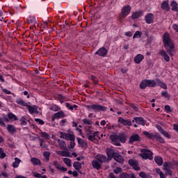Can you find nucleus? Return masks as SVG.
Returning a JSON list of instances; mask_svg holds the SVG:
<instances>
[{
    "label": "nucleus",
    "mask_w": 178,
    "mask_h": 178,
    "mask_svg": "<svg viewBox=\"0 0 178 178\" xmlns=\"http://www.w3.org/2000/svg\"><path fill=\"white\" fill-rule=\"evenodd\" d=\"M163 42L167 54L171 57L175 56V54H173V52H175V43L173 42V40H172V38H170L169 33L165 32L163 34Z\"/></svg>",
    "instance_id": "f257e3e1"
},
{
    "label": "nucleus",
    "mask_w": 178,
    "mask_h": 178,
    "mask_svg": "<svg viewBox=\"0 0 178 178\" xmlns=\"http://www.w3.org/2000/svg\"><path fill=\"white\" fill-rule=\"evenodd\" d=\"M143 135L147 137V138H149L150 140H152L153 138H156V141H158L161 144H165L166 143L165 141V139L161 136V135L158 132L154 133H149L147 131H143Z\"/></svg>",
    "instance_id": "f03ea898"
},
{
    "label": "nucleus",
    "mask_w": 178,
    "mask_h": 178,
    "mask_svg": "<svg viewBox=\"0 0 178 178\" xmlns=\"http://www.w3.org/2000/svg\"><path fill=\"white\" fill-rule=\"evenodd\" d=\"M141 90H145L147 87L150 88H155L156 87V81L154 79H143L139 86Z\"/></svg>",
    "instance_id": "7ed1b4c3"
},
{
    "label": "nucleus",
    "mask_w": 178,
    "mask_h": 178,
    "mask_svg": "<svg viewBox=\"0 0 178 178\" xmlns=\"http://www.w3.org/2000/svg\"><path fill=\"white\" fill-rule=\"evenodd\" d=\"M88 111H93V112H106L108 108L101 104H91L86 106Z\"/></svg>",
    "instance_id": "20e7f679"
},
{
    "label": "nucleus",
    "mask_w": 178,
    "mask_h": 178,
    "mask_svg": "<svg viewBox=\"0 0 178 178\" xmlns=\"http://www.w3.org/2000/svg\"><path fill=\"white\" fill-rule=\"evenodd\" d=\"M86 136L89 141H95V140H97V137L98 138V140H101V138L99 137V131H98L92 133V130L88 129L86 130Z\"/></svg>",
    "instance_id": "39448f33"
},
{
    "label": "nucleus",
    "mask_w": 178,
    "mask_h": 178,
    "mask_svg": "<svg viewBox=\"0 0 178 178\" xmlns=\"http://www.w3.org/2000/svg\"><path fill=\"white\" fill-rule=\"evenodd\" d=\"M141 154H140V156L143 158V159H152L154 156V153L151 152V150H148L147 149H140Z\"/></svg>",
    "instance_id": "423d86ee"
},
{
    "label": "nucleus",
    "mask_w": 178,
    "mask_h": 178,
    "mask_svg": "<svg viewBox=\"0 0 178 178\" xmlns=\"http://www.w3.org/2000/svg\"><path fill=\"white\" fill-rule=\"evenodd\" d=\"M131 12V6H130V5H126L122 8L120 16H121L122 19H124V17H127V16L130 15Z\"/></svg>",
    "instance_id": "0eeeda50"
},
{
    "label": "nucleus",
    "mask_w": 178,
    "mask_h": 178,
    "mask_svg": "<svg viewBox=\"0 0 178 178\" xmlns=\"http://www.w3.org/2000/svg\"><path fill=\"white\" fill-rule=\"evenodd\" d=\"M118 123L122 124V126H133V121L130 119H124L122 117L118 118Z\"/></svg>",
    "instance_id": "6e6552de"
},
{
    "label": "nucleus",
    "mask_w": 178,
    "mask_h": 178,
    "mask_svg": "<svg viewBox=\"0 0 178 178\" xmlns=\"http://www.w3.org/2000/svg\"><path fill=\"white\" fill-rule=\"evenodd\" d=\"M63 118H66V114L63 111H60L54 113L51 116V122H54L56 119H63Z\"/></svg>",
    "instance_id": "1a4fd4ad"
},
{
    "label": "nucleus",
    "mask_w": 178,
    "mask_h": 178,
    "mask_svg": "<svg viewBox=\"0 0 178 178\" xmlns=\"http://www.w3.org/2000/svg\"><path fill=\"white\" fill-rule=\"evenodd\" d=\"M136 123V124H140L141 126H145L147 120L143 117H134L132 120V123Z\"/></svg>",
    "instance_id": "9d476101"
},
{
    "label": "nucleus",
    "mask_w": 178,
    "mask_h": 178,
    "mask_svg": "<svg viewBox=\"0 0 178 178\" xmlns=\"http://www.w3.org/2000/svg\"><path fill=\"white\" fill-rule=\"evenodd\" d=\"M128 163L131 166V168H133V169H134V170H140V169H141V168L138 166V161L137 160H134L133 159H129Z\"/></svg>",
    "instance_id": "9b49d317"
},
{
    "label": "nucleus",
    "mask_w": 178,
    "mask_h": 178,
    "mask_svg": "<svg viewBox=\"0 0 178 178\" xmlns=\"http://www.w3.org/2000/svg\"><path fill=\"white\" fill-rule=\"evenodd\" d=\"M95 54L102 56V58H105V56L108 55V49L105 47H101L95 52Z\"/></svg>",
    "instance_id": "f8f14e48"
},
{
    "label": "nucleus",
    "mask_w": 178,
    "mask_h": 178,
    "mask_svg": "<svg viewBox=\"0 0 178 178\" xmlns=\"http://www.w3.org/2000/svg\"><path fill=\"white\" fill-rule=\"evenodd\" d=\"M154 19H155V17L154 16V14L151 13H147L145 17V20L147 24H152V23H154Z\"/></svg>",
    "instance_id": "ddd939ff"
},
{
    "label": "nucleus",
    "mask_w": 178,
    "mask_h": 178,
    "mask_svg": "<svg viewBox=\"0 0 178 178\" xmlns=\"http://www.w3.org/2000/svg\"><path fill=\"white\" fill-rule=\"evenodd\" d=\"M143 15H144V12L143 10L136 11L132 13L131 17L132 20H136L137 19H140Z\"/></svg>",
    "instance_id": "4468645a"
},
{
    "label": "nucleus",
    "mask_w": 178,
    "mask_h": 178,
    "mask_svg": "<svg viewBox=\"0 0 178 178\" xmlns=\"http://www.w3.org/2000/svg\"><path fill=\"white\" fill-rule=\"evenodd\" d=\"M159 55L162 56L165 62H170V57L168 55V53L164 49H161L159 52Z\"/></svg>",
    "instance_id": "2eb2a0df"
},
{
    "label": "nucleus",
    "mask_w": 178,
    "mask_h": 178,
    "mask_svg": "<svg viewBox=\"0 0 178 178\" xmlns=\"http://www.w3.org/2000/svg\"><path fill=\"white\" fill-rule=\"evenodd\" d=\"M110 138L113 143H115V145H117V147H120V145H122L119 140V135H111L110 136Z\"/></svg>",
    "instance_id": "dca6fc26"
},
{
    "label": "nucleus",
    "mask_w": 178,
    "mask_h": 178,
    "mask_svg": "<svg viewBox=\"0 0 178 178\" xmlns=\"http://www.w3.org/2000/svg\"><path fill=\"white\" fill-rule=\"evenodd\" d=\"M26 106L31 115H33V113H35L36 115H38L39 112H38V108L37 107V106H30L28 104V106Z\"/></svg>",
    "instance_id": "f3484780"
},
{
    "label": "nucleus",
    "mask_w": 178,
    "mask_h": 178,
    "mask_svg": "<svg viewBox=\"0 0 178 178\" xmlns=\"http://www.w3.org/2000/svg\"><path fill=\"white\" fill-rule=\"evenodd\" d=\"M161 8L163 9V10H165L166 12H169L170 10V6H169V1H163L161 4Z\"/></svg>",
    "instance_id": "a211bd4d"
},
{
    "label": "nucleus",
    "mask_w": 178,
    "mask_h": 178,
    "mask_svg": "<svg viewBox=\"0 0 178 178\" xmlns=\"http://www.w3.org/2000/svg\"><path fill=\"white\" fill-rule=\"evenodd\" d=\"M97 161L99 163H106L107 162H109L108 157L104 154H99L97 157Z\"/></svg>",
    "instance_id": "6ab92c4d"
},
{
    "label": "nucleus",
    "mask_w": 178,
    "mask_h": 178,
    "mask_svg": "<svg viewBox=\"0 0 178 178\" xmlns=\"http://www.w3.org/2000/svg\"><path fill=\"white\" fill-rule=\"evenodd\" d=\"M136 141H140V136L138 134L132 135L129 138V144H134V143H136Z\"/></svg>",
    "instance_id": "aec40b11"
},
{
    "label": "nucleus",
    "mask_w": 178,
    "mask_h": 178,
    "mask_svg": "<svg viewBox=\"0 0 178 178\" xmlns=\"http://www.w3.org/2000/svg\"><path fill=\"white\" fill-rule=\"evenodd\" d=\"M156 83H157V85L159 86V87H161V88H163V90H168V86L166 85V83L161 81L160 79H156Z\"/></svg>",
    "instance_id": "412c9836"
},
{
    "label": "nucleus",
    "mask_w": 178,
    "mask_h": 178,
    "mask_svg": "<svg viewBox=\"0 0 178 178\" xmlns=\"http://www.w3.org/2000/svg\"><path fill=\"white\" fill-rule=\"evenodd\" d=\"M7 130L10 134H15L17 132V129L13 124H8Z\"/></svg>",
    "instance_id": "4be33fe9"
},
{
    "label": "nucleus",
    "mask_w": 178,
    "mask_h": 178,
    "mask_svg": "<svg viewBox=\"0 0 178 178\" xmlns=\"http://www.w3.org/2000/svg\"><path fill=\"white\" fill-rule=\"evenodd\" d=\"M144 60V56L143 54H138L134 57L135 63L140 64Z\"/></svg>",
    "instance_id": "5701e85b"
},
{
    "label": "nucleus",
    "mask_w": 178,
    "mask_h": 178,
    "mask_svg": "<svg viewBox=\"0 0 178 178\" xmlns=\"http://www.w3.org/2000/svg\"><path fill=\"white\" fill-rule=\"evenodd\" d=\"M113 158L116 161V162H118V163H122V162L124 161L123 156L118 153H115Z\"/></svg>",
    "instance_id": "b1692460"
},
{
    "label": "nucleus",
    "mask_w": 178,
    "mask_h": 178,
    "mask_svg": "<svg viewBox=\"0 0 178 178\" xmlns=\"http://www.w3.org/2000/svg\"><path fill=\"white\" fill-rule=\"evenodd\" d=\"M154 161L159 166H162V165H163V159H162L160 156H156L154 157Z\"/></svg>",
    "instance_id": "393cba45"
},
{
    "label": "nucleus",
    "mask_w": 178,
    "mask_h": 178,
    "mask_svg": "<svg viewBox=\"0 0 178 178\" xmlns=\"http://www.w3.org/2000/svg\"><path fill=\"white\" fill-rule=\"evenodd\" d=\"M92 165L94 169H97V170H99V169H101V163H99V161H98V160L92 161Z\"/></svg>",
    "instance_id": "a878e982"
},
{
    "label": "nucleus",
    "mask_w": 178,
    "mask_h": 178,
    "mask_svg": "<svg viewBox=\"0 0 178 178\" xmlns=\"http://www.w3.org/2000/svg\"><path fill=\"white\" fill-rule=\"evenodd\" d=\"M170 6L172 8L171 10L172 12H178V4L176 1H172L170 3Z\"/></svg>",
    "instance_id": "bb28decb"
},
{
    "label": "nucleus",
    "mask_w": 178,
    "mask_h": 178,
    "mask_svg": "<svg viewBox=\"0 0 178 178\" xmlns=\"http://www.w3.org/2000/svg\"><path fill=\"white\" fill-rule=\"evenodd\" d=\"M15 102L16 104H17V105H21V106H28L29 104L26 102H24V99L22 98L17 99Z\"/></svg>",
    "instance_id": "cd10ccee"
},
{
    "label": "nucleus",
    "mask_w": 178,
    "mask_h": 178,
    "mask_svg": "<svg viewBox=\"0 0 178 178\" xmlns=\"http://www.w3.org/2000/svg\"><path fill=\"white\" fill-rule=\"evenodd\" d=\"M65 106L68 109V111H73V109L77 111V108H79L78 105L74 104L72 106L69 103H65Z\"/></svg>",
    "instance_id": "c85d7f7f"
},
{
    "label": "nucleus",
    "mask_w": 178,
    "mask_h": 178,
    "mask_svg": "<svg viewBox=\"0 0 178 178\" xmlns=\"http://www.w3.org/2000/svg\"><path fill=\"white\" fill-rule=\"evenodd\" d=\"M106 154H107V156H108V158H113L115 156V154H116V152H115V150H113L111 148H108L106 149Z\"/></svg>",
    "instance_id": "c756f323"
},
{
    "label": "nucleus",
    "mask_w": 178,
    "mask_h": 178,
    "mask_svg": "<svg viewBox=\"0 0 178 178\" xmlns=\"http://www.w3.org/2000/svg\"><path fill=\"white\" fill-rule=\"evenodd\" d=\"M76 140L78 141V144H79L82 148L87 147V143L86 140L81 139V138H76Z\"/></svg>",
    "instance_id": "7c9ffc66"
},
{
    "label": "nucleus",
    "mask_w": 178,
    "mask_h": 178,
    "mask_svg": "<svg viewBox=\"0 0 178 178\" xmlns=\"http://www.w3.org/2000/svg\"><path fill=\"white\" fill-rule=\"evenodd\" d=\"M173 168V163L168 161L163 163V170H167V169H172Z\"/></svg>",
    "instance_id": "2f4dec72"
},
{
    "label": "nucleus",
    "mask_w": 178,
    "mask_h": 178,
    "mask_svg": "<svg viewBox=\"0 0 178 178\" xmlns=\"http://www.w3.org/2000/svg\"><path fill=\"white\" fill-rule=\"evenodd\" d=\"M27 22L29 24H37V19H35V17L31 16L27 19Z\"/></svg>",
    "instance_id": "473e14b6"
},
{
    "label": "nucleus",
    "mask_w": 178,
    "mask_h": 178,
    "mask_svg": "<svg viewBox=\"0 0 178 178\" xmlns=\"http://www.w3.org/2000/svg\"><path fill=\"white\" fill-rule=\"evenodd\" d=\"M19 122H21V126H27V116L24 115L22 117Z\"/></svg>",
    "instance_id": "72a5a7b5"
},
{
    "label": "nucleus",
    "mask_w": 178,
    "mask_h": 178,
    "mask_svg": "<svg viewBox=\"0 0 178 178\" xmlns=\"http://www.w3.org/2000/svg\"><path fill=\"white\" fill-rule=\"evenodd\" d=\"M50 111H53V112H59L60 111V107L56 104H53L50 108Z\"/></svg>",
    "instance_id": "f704fd0d"
},
{
    "label": "nucleus",
    "mask_w": 178,
    "mask_h": 178,
    "mask_svg": "<svg viewBox=\"0 0 178 178\" xmlns=\"http://www.w3.org/2000/svg\"><path fill=\"white\" fill-rule=\"evenodd\" d=\"M20 162H22V160H20L17 157H15V162L13 163V168H19V165H20Z\"/></svg>",
    "instance_id": "c9c22d12"
},
{
    "label": "nucleus",
    "mask_w": 178,
    "mask_h": 178,
    "mask_svg": "<svg viewBox=\"0 0 178 178\" xmlns=\"http://www.w3.org/2000/svg\"><path fill=\"white\" fill-rule=\"evenodd\" d=\"M73 167L77 172H80V169H81V163L78 161H75L73 164Z\"/></svg>",
    "instance_id": "e433bc0d"
},
{
    "label": "nucleus",
    "mask_w": 178,
    "mask_h": 178,
    "mask_svg": "<svg viewBox=\"0 0 178 178\" xmlns=\"http://www.w3.org/2000/svg\"><path fill=\"white\" fill-rule=\"evenodd\" d=\"M118 137H119V141L120 143H122L123 144L126 143V136L124 134H120L118 135Z\"/></svg>",
    "instance_id": "4c0bfd02"
},
{
    "label": "nucleus",
    "mask_w": 178,
    "mask_h": 178,
    "mask_svg": "<svg viewBox=\"0 0 178 178\" xmlns=\"http://www.w3.org/2000/svg\"><path fill=\"white\" fill-rule=\"evenodd\" d=\"M139 176L141 178H151V177H151V175H149V174H147L144 171H142V172H139Z\"/></svg>",
    "instance_id": "58836bf2"
},
{
    "label": "nucleus",
    "mask_w": 178,
    "mask_h": 178,
    "mask_svg": "<svg viewBox=\"0 0 178 178\" xmlns=\"http://www.w3.org/2000/svg\"><path fill=\"white\" fill-rule=\"evenodd\" d=\"M31 162H32L33 165H41V161L35 157L31 158Z\"/></svg>",
    "instance_id": "ea45409f"
},
{
    "label": "nucleus",
    "mask_w": 178,
    "mask_h": 178,
    "mask_svg": "<svg viewBox=\"0 0 178 178\" xmlns=\"http://www.w3.org/2000/svg\"><path fill=\"white\" fill-rule=\"evenodd\" d=\"M141 35H143V32L136 31L134 34L133 39L135 40V38H141Z\"/></svg>",
    "instance_id": "a19ab883"
},
{
    "label": "nucleus",
    "mask_w": 178,
    "mask_h": 178,
    "mask_svg": "<svg viewBox=\"0 0 178 178\" xmlns=\"http://www.w3.org/2000/svg\"><path fill=\"white\" fill-rule=\"evenodd\" d=\"M8 118L10 120H17V116H16V115L13 114V113H8Z\"/></svg>",
    "instance_id": "79ce46f5"
},
{
    "label": "nucleus",
    "mask_w": 178,
    "mask_h": 178,
    "mask_svg": "<svg viewBox=\"0 0 178 178\" xmlns=\"http://www.w3.org/2000/svg\"><path fill=\"white\" fill-rule=\"evenodd\" d=\"M58 154L60 155V156H70V152L65 150L60 151Z\"/></svg>",
    "instance_id": "37998d69"
},
{
    "label": "nucleus",
    "mask_w": 178,
    "mask_h": 178,
    "mask_svg": "<svg viewBox=\"0 0 178 178\" xmlns=\"http://www.w3.org/2000/svg\"><path fill=\"white\" fill-rule=\"evenodd\" d=\"M73 138H74V134H73V131H71V134H67V136L65 137V140H67V141H70Z\"/></svg>",
    "instance_id": "c03bdc74"
},
{
    "label": "nucleus",
    "mask_w": 178,
    "mask_h": 178,
    "mask_svg": "<svg viewBox=\"0 0 178 178\" xmlns=\"http://www.w3.org/2000/svg\"><path fill=\"white\" fill-rule=\"evenodd\" d=\"M41 137H43V138H45L46 140H49L51 138V136H49V134L47 132H41Z\"/></svg>",
    "instance_id": "a18cd8bd"
},
{
    "label": "nucleus",
    "mask_w": 178,
    "mask_h": 178,
    "mask_svg": "<svg viewBox=\"0 0 178 178\" xmlns=\"http://www.w3.org/2000/svg\"><path fill=\"white\" fill-rule=\"evenodd\" d=\"M43 156H44L47 162H49V156H51V152H44L43 153Z\"/></svg>",
    "instance_id": "49530a36"
},
{
    "label": "nucleus",
    "mask_w": 178,
    "mask_h": 178,
    "mask_svg": "<svg viewBox=\"0 0 178 178\" xmlns=\"http://www.w3.org/2000/svg\"><path fill=\"white\" fill-rule=\"evenodd\" d=\"M39 141H40V146L42 147V148H47V144H45V140L42 138H40L39 139Z\"/></svg>",
    "instance_id": "de8ad7c7"
},
{
    "label": "nucleus",
    "mask_w": 178,
    "mask_h": 178,
    "mask_svg": "<svg viewBox=\"0 0 178 178\" xmlns=\"http://www.w3.org/2000/svg\"><path fill=\"white\" fill-rule=\"evenodd\" d=\"M63 162L65 163V165H67V166H72V161L70 159L64 158Z\"/></svg>",
    "instance_id": "09e8293b"
},
{
    "label": "nucleus",
    "mask_w": 178,
    "mask_h": 178,
    "mask_svg": "<svg viewBox=\"0 0 178 178\" xmlns=\"http://www.w3.org/2000/svg\"><path fill=\"white\" fill-rule=\"evenodd\" d=\"M56 98H57V99L60 100V102L61 104H63V101H65V96L60 95V94H58L56 97Z\"/></svg>",
    "instance_id": "8fccbe9b"
},
{
    "label": "nucleus",
    "mask_w": 178,
    "mask_h": 178,
    "mask_svg": "<svg viewBox=\"0 0 178 178\" xmlns=\"http://www.w3.org/2000/svg\"><path fill=\"white\" fill-rule=\"evenodd\" d=\"M6 156V153L3 152V149L2 147H0V159H3Z\"/></svg>",
    "instance_id": "3c124183"
},
{
    "label": "nucleus",
    "mask_w": 178,
    "mask_h": 178,
    "mask_svg": "<svg viewBox=\"0 0 178 178\" xmlns=\"http://www.w3.org/2000/svg\"><path fill=\"white\" fill-rule=\"evenodd\" d=\"M161 134H163V136H164V137H165V138H168L169 140H170V138H172V135H170V134H169V132L164 131Z\"/></svg>",
    "instance_id": "603ef678"
},
{
    "label": "nucleus",
    "mask_w": 178,
    "mask_h": 178,
    "mask_svg": "<svg viewBox=\"0 0 178 178\" xmlns=\"http://www.w3.org/2000/svg\"><path fill=\"white\" fill-rule=\"evenodd\" d=\"M82 122H83V124H89V125L92 124V121H91L87 118H83L82 120Z\"/></svg>",
    "instance_id": "864d4df0"
},
{
    "label": "nucleus",
    "mask_w": 178,
    "mask_h": 178,
    "mask_svg": "<svg viewBox=\"0 0 178 178\" xmlns=\"http://www.w3.org/2000/svg\"><path fill=\"white\" fill-rule=\"evenodd\" d=\"M119 178H130V175L127 174V172H122L120 175Z\"/></svg>",
    "instance_id": "5fc2aeb1"
},
{
    "label": "nucleus",
    "mask_w": 178,
    "mask_h": 178,
    "mask_svg": "<svg viewBox=\"0 0 178 178\" xmlns=\"http://www.w3.org/2000/svg\"><path fill=\"white\" fill-rule=\"evenodd\" d=\"M90 79L92 80L94 84H95L96 86H97V84H98L99 81H98V79L97 78V76H95L94 75H91Z\"/></svg>",
    "instance_id": "6e6d98bb"
},
{
    "label": "nucleus",
    "mask_w": 178,
    "mask_h": 178,
    "mask_svg": "<svg viewBox=\"0 0 178 178\" xmlns=\"http://www.w3.org/2000/svg\"><path fill=\"white\" fill-rule=\"evenodd\" d=\"M70 141V148H71L72 149L73 148H74V147L76 145V143H74V138L71 139Z\"/></svg>",
    "instance_id": "4d7b16f0"
},
{
    "label": "nucleus",
    "mask_w": 178,
    "mask_h": 178,
    "mask_svg": "<svg viewBox=\"0 0 178 178\" xmlns=\"http://www.w3.org/2000/svg\"><path fill=\"white\" fill-rule=\"evenodd\" d=\"M161 97H164V98H170V95L168 93V91H164L161 92Z\"/></svg>",
    "instance_id": "13d9d810"
},
{
    "label": "nucleus",
    "mask_w": 178,
    "mask_h": 178,
    "mask_svg": "<svg viewBox=\"0 0 178 178\" xmlns=\"http://www.w3.org/2000/svg\"><path fill=\"white\" fill-rule=\"evenodd\" d=\"M58 134H60V138H64L65 140L66 137L67 136V134L62 131H59Z\"/></svg>",
    "instance_id": "bf43d9fd"
},
{
    "label": "nucleus",
    "mask_w": 178,
    "mask_h": 178,
    "mask_svg": "<svg viewBox=\"0 0 178 178\" xmlns=\"http://www.w3.org/2000/svg\"><path fill=\"white\" fill-rule=\"evenodd\" d=\"M122 168L120 167H118L116 169L113 170V173L115 175H119L122 172Z\"/></svg>",
    "instance_id": "052dcab7"
},
{
    "label": "nucleus",
    "mask_w": 178,
    "mask_h": 178,
    "mask_svg": "<svg viewBox=\"0 0 178 178\" xmlns=\"http://www.w3.org/2000/svg\"><path fill=\"white\" fill-rule=\"evenodd\" d=\"M53 165L54 166H55L56 169H58V170H59L60 168V164L57 161H54L53 162Z\"/></svg>",
    "instance_id": "680f3d73"
},
{
    "label": "nucleus",
    "mask_w": 178,
    "mask_h": 178,
    "mask_svg": "<svg viewBox=\"0 0 178 178\" xmlns=\"http://www.w3.org/2000/svg\"><path fill=\"white\" fill-rule=\"evenodd\" d=\"M35 122H37V123H39V124H41V126L45 124V122L40 118H35Z\"/></svg>",
    "instance_id": "e2e57ef3"
},
{
    "label": "nucleus",
    "mask_w": 178,
    "mask_h": 178,
    "mask_svg": "<svg viewBox=\"0 0 178 178\" xmlns=\"http://www.w3.org/2000/svg\"><path fill=\"white\" fill-rule=\"evenodd\" d=\"M164 109L167 112V113H170V112H172V108H170V106H169V105H165L164 106Z\"/></svg>",
    "instance_id": "0e129e2a"
},
{
    "label": "nucleus",
    "mask_w": 178,
    "mask_h": 178,
    "mask_svg": "<svg viewBox=\"0 0 178 178\" xmlns=\"http://www.w3.org/2000/svg\"><path fill=\"white\" fill-rule=\"evenodd\" d=\"M156 127L158 131H159V133H161V134H162L165 131V129H163V128H162V127L161 125H156Z\"/></svg>",
    "instance_id": "69168bd1"
},
{
    "label": "nucleus",
    "mask_w": 178,
    "mask_h": 178,
    "mask_svg": "<svg viewBox=\"0 0 178 178\" xmlns=\"http://www.w3.org/2000/svg\"><path fill=\"white\" fill-rule=\"evenodd\" d=\"M59 142V145L60 147V148H64L65 147H66V143L63 140L60 141V140H58Z\"/></svg>",
    "instance_id": "338daca9"
},
{
    "label": "nucleus",
    "mask_w": 178,
    "mask_h": 178,
    "mask_svg": "<svg viewBox=\"0 0 178 178\" xmlns=\"http://www.w3.org/2000/svg\"><path fill=\"white\" fill-rule=\"evenodd\" d=\"M1 176H3L4 178H9V175H8V172H6L5 170L1 172Z\"/></svg>",
    "instance_id": "774afa93"
}]
</instances>
